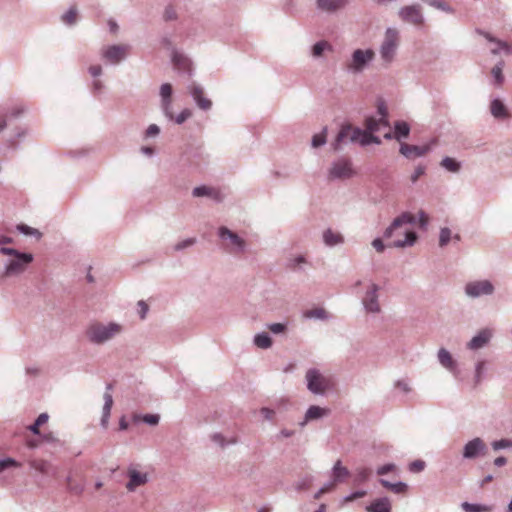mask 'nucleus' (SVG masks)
<instances>
[{"mask_svg":"<svg viewBox=\"0 0 512 512\" xmlns=\"http://www.w3.org/2000/svg\"><path fill=\"white\" fill-rule=\"evenodd\" d=\"M305 257L304 256H297L290 260V266L292 268H295V266L301 265V263H304Z\"/></svg>","mask_w":512,"mask_h":512,"instance_id":"obj_64","label":"nucleus"},{"mask_svg":"<svg viewBox=\"0 0 512 512\" xmlns=\"http://www.w3.org/2000/svg\"><path fill=\"white\" fill-rule=\"evenodd\" d=\"M176 17H177L176 9L174 7H172V5H169V7H167L164 12V19L172 20V19H176Z\"/></svg>","mask_w":512,"mask_h":512,"instance_id":"obj_54","label":"nucleus"},{"mask_svg":"<svg viewBox=\"0 0 512 512\" xmlns=\"http://www.w3.org/2000/svg\"><path fill=\"white\" fill-rule=\"evenodd\" d=\"M399 43V32L397 29L389 28L385 32V39L380 49V53L384 61H392Z\"/></svg>","mask_w":512,"mask_h":512,"instance_id":"obj_7","label":"nucleus"},{"mask_svg":"<svg viewBox=\"0 0 512 512\" xmlns=\"http://www.w3.org/2000/svg\"><path fill=\"white\" fill-rule=\"evenodd\" d=\"M325 316H327V312L325 309H321V307H316V309H310L304 312L305 318H325Z\"/></svg>","mask_w":512,"mask_h":512,"instance_id":"obj_42","label":"nucleus"},{"mask_svg":"<svg viewBox=\"0 0 512 512\" xmlns=\"http://www.w3.org/2000/svg\"><path fill=\"white\" fill-rule=\"evenodd\" d=\"M324 242L328 245L340 244L343 242V236L339 232H333L331 228H328L323 234Z\"/></svg>","mask_w":512,"mask_h":512,"instance_id":"obj_31","label":"nucleus"},{"mask_svg":"<svg viewBox=\"0 0 512 512\" xmlns=\"http://www.w3.org/2000/svg\"><path fill=\"white\" fill-rule=\"evenodd\" d=\"M141 419L142 421L146 422L147 424L155 425L158 424L160 417L159 415H145L140 418V416H134L133 421H139Z\"/></svg>","mask_w":512,"mask_h":512,"instance_id":"obj_48","label":"nucleus"},{"mask_svg":"<svg viewBox=\"0 0 512 512\" xmlns=\"http://www.w3.org/2000/svg\"><path fill=\"white\" fill-rule=\"evenodd\" d=\"M122 331L123 327L117 323L103 324L96 322L87 328L86 336L91 343L99 345L111 340Z\"/></svg>","mask_w":512,"mask_h":512,"instance_id":"obj_3","label":"nucleus"},{"mask_svg":"<svg viewBox=\"0 0 512 512\" xmlns=\"http://www.w3.org/2000/svg\"><path fill=\"white\" fill-rule=\"evenodd\" d=\"M0 253L10 258L5 262L3 275L5 277L19 276L24 273L33 262L31 253L20 252L17 249L2 246Z\"/></svg>","mask_w":512,"mask_h":512,"instance_id":"obj_2","label":"nucleus"},{"mask_svg":"<svg viewBox=\"0 0 512 512\" xmlns=\"http://www.w3.org/2000/svg\"><path fill=\"white\" fill-rule=\"evenodd\" d=\"M507 446H512L511 440L501 439V440H495L492 443V447L494 449L507 448Z\"/></svg>","mask_w":512,"mask_h":512,"instance_id":"obj_52","label":"nucleus"},{"mask_svg":"<svg viewBox=\"0 0 512 512\" xmlns=\"http://www.w3.org/2000/svg\"><path fill=\"white\" fill-rule=\"evenodd\" d=\"M425 167L424 166H417L415 168V171L414 173L411 175L410 177V180L412 181V183H416L417 179L420 178V176L424 175L425 173Z\"/></svg>","mask_w":512,"mask_h":512,"instance_id":"obj_53","label":"nucleus"},{"mask_svg":"<svg viewBox=\"0 0 512 512\" xmlns=\"http://www.w3.org/2000/svg\"><path fill=\"white\" fill-rule=\"evenodd\" d=\"M354 169L348 159H339L329 170V178H350Z\"/></svg>","mask_w":512,"mask_h":512,"instance_id":"obj_10","label":"nucleus"},{"mask_svg":"<svg viewBox=\"0 0 512 512\" xmlns=\"http://www.w3.org/2000/svg\"><path fill=\"white\" fill-rule=\"evenodd\" d=\"M504 65H505L504 61H500L491 70V74L495 80L496 85H503V83L505 81V76L503 74Z\"/></svg>","mask_w":512,"mask_h":512,"instance_id":"obj_33","label":"nucleus"},{"mask_svg":"<svg viewBox=\"0 0 512 512\" xmlns=\"http://www.w3.org/2000/svg\"><path fill=\"white\" fill-rule=\"evenodd\" d=\"M417 235L416 232H406L404 240L394 241V245L397 247H404V245H412L416 242Z\"/></svg>","mask_w":512,"mask_h":512,"instance_id":"obj_40","label":"nucleus"},{"mask_svg":"<svg viewBox=\"0 0 512 512\" xmlns=\"http://www.w3.org/2000/svg\"><path fill=\"white\" fill-rule=\"evenodd\" d=\"M219 235L223 239L227 237L230 240L231 244L234 245L237 250H243L245 246V241L243 240V238H240V236H238L237 233L231 232L229 228L220 227Z\"/></svg>","mask_w":512,"mask_h":512,"instance_id":"obj_23","label":"nucleus"},{"mask_svg":"<svg viewBox=\"0 0 512 512\" xmlns=\"http://www.w3.org/2000/svg\"><path fill=\"white\" fill-rule=\"evenodd\" d=\"M432 145H408V143H402L400 146V152L408 157V159H414V157H420L430 151Z\"/></svg>","mask_w":512,"mask_h":512,"instance_id":"obj_15","label":"nucleus"},{"mask_svg":"<svg viewBox=\"0 0 512 512\" xmlns=\"http://www.w3.org/2000/svg\"><path fill=\"white\" fill-rule=\"evenodd\" d=\"M399 16L405 22H409L413 25H421L424 21V15L419 5H407L399 11Z\"/></svg>","mask_w":512,"mask_h":512,"instance_id":"obj_8","label":"nucleus"},{"mask_svg":"<svg viewBox=\"0 0 512 512\" xmlns=\"http://www.w3.org/2000/svg\"><path fill=\"white\" fill-rule=\"evenodd\" d=\"M374 54L375 53L373 52V50H366L365 52H363V50H356L353 53L350 67H352V69L355 70L362 69L363 65H365L366 62L371 61Z\"/></svg>","mask_w":512,"mask_h":512,"instance_id":"obj_17","label":"nucleus"},{"mask_svg":"<svg viewBox=\"0 0 512 512\" xmlns=\"http://www.w3.org/2000/svg\"><path fill=\"white\" fill-rule=\"evenodd\" d=\"M494 290V286L491 281L482 280V281H471L466 285V294L471 295V297H479V295L483 294H492Z\"/></svg>","mask_w":512,"mask_h":512,"instance_id":"obj_11","label":"nucleus"},{"mask_svg":"<svg viewBox=\"0 0 512 512\" xmlns=\"http://www.w3.org/2000/svg\"><path fill=\"white\" fill-rule=\"evenodd\" d=\"M414 220L415 217L413 216V214H410V212H403L401 216L394 219L390 227H388L385 230L384 235L386 237H391L393 236L395 229H398L399 226H403L404 223H413Z\"/></svg>","mask_w":512,"mask_h":512,"instance_id":"obj_18","label":"nucleus"},{"mask_svg":"<svg viewBox=\"0 0 512 512\" xmlns=\"http://www.w3.org/2000/svg\"><path fill=\"white\" fill-rule=\"evenodd\" d=\"M308 388L313 393H324L331 387L332 382L330 378L322 375L319 370L311 368L306 373Z\"/></svg>","mask_w":512,"mask_h":512,"instance_id":"obj_5","label":"nucleus"},{"mask_svg":"<svg viewBox=\"0 0 512 512\" xmlns=\"http://www.w3.org/2000/svg\"><path fill=\"white\" fill-rule=\"evenodd\" d=\"M395 469H396L395 465H384V466H380V468L377 469V473L379 475H383V474H387V472H391V470H395Z\"/></svg>","mask_w":512,"mask_h":512,"instance_id":"obj_61","label":"nucleus"},{"mask_svg":"<svg viewBox=\"0 0 512 512\" xmlns=\"http://www.w3.org/2000/svg\"><path fill=\"white\" fill-rule=\"evenodd\" d=\"M380 118H367L365 121L366 130L358 129V127L350 126L347 124L346 126H342L339 134L335 139V143L333 144L334 149H339L342 143H346V141H352V143H360L363 146L370 143H381L379 137H376L374 133L376 131H382L385 138H392L393 131L390 127V124L387 120V114L385 113L383 108H379Z\"/></svg>","mask_w":512,"mask_h":512,"instance_id":"obj_1","label":"nucleus"},{"mask_svg":"<svg viewBox=\"0 0 512 512\" xmlns=\"http://www.w3.org/2000/svg\"><path fill=\"white\" fill-rule=\"evenodd\" d=\"M485 370V362H479L476 367V382H480Z\"/></svg>","mask_w":512,"mask_h":512,"instance_id":"obj_60","label":"nucleus"},{"mask_svg":"<svg viewBox=\"0 0 512 512\" xmlns=\"http://www.w3.org/2000/svg\"><path fill=\"white\" fill-rule=\"evenodd\" d=\"M392 506L389 498H376L366 507L368 512H391Z\"/></svg>","mask_w":512,"mask_h":512,"instance_id":"obj_22","label":"nucleus"},{"mask_svg":"<svg viewBox=\"0 0 512 512\" xmlns=\"http://www.w3.org/2000/svg\"><path fill=\"white\" fill-rule=\"evenodd\" d=\"M254 342L257 345V347L261 348H268L271 347L272 345V339L267 333L257 334L254 338Z\"/></svg>","mask_w":512,"mask_h":512,"instance_id":"obj_38","label":"nucleus"},{"mask_svg":"<svg viewBox=\"0 0 512 512\" xmlns=\"http://www.w3.org/2000/svg\"><path fill=\"white\" fill-rule=\"evenodd\" d=\"M195 242V238H188V240L180 241L178 244H176L175 249H185V247H189V245L195 244Z\"/></svg>","mask_w":512,"mask_h":512,"instance_id":"obj_57","label":"nucleus"},{"mask_svg":"<svg viewBox=\"0 0 512 512\" xmlns=\"http://www.w3.org/2000/svg\"><path fill=\"white\" fill-rule=\"evenodd\" d=\"M482 31H480L479 33H481ZM484 37L487 38V40L489 41H493L494 43L497 44V47L496 48H492L491 52L493 54H498L500 49H504V51L506 53H512V47L510 44H508V42H503V40H498V39H495V37L491 36V34H489V32H482L481 33Z\"/></svg>","mask_w":512,"mask_h":512,"instance_id":"obj_27","label":"nucleus"},{"mask_svg":"<svg viewBox=\"0 0 512 512\" xmlns=\"http://www.w3.org/2000/svg\"><path fill=\"white\" fill-rule=\"evenodd\" d=\"M380 483L385 488H388V490L394 491V493H405L407 490V484H404V482H396L395 484H392V482L385 481V479H380Z\"/></svg>","mask_w":512,"mask_h":512,"instance_id":"obj_35","label":"nucleus"},{"mask_svg":"<svg viewBox=\"0 0 512 512\" xmlns=\"http://www.w3.org/2000/svg\"><path fill=\"white\" fill-rule=\"evenodd\" d=\"M452 238V231L451 228H441L440 231V237H439V244L441 247H444V245L449 244Z\"/></svg>","mask_w":512,"mask_h":512,"instance_id":"obj_41","label":"nucleus"},{"mask_svg":"<svg viewBox=\"0 0 512 512\" xmlns=\"http://www.w3.org/2000/svg\"><path fill=\"white\" fill-rule=\"evenodd\" d=\"M147 480V473H144V471H139V469L130 468V490L139 487V485H144Z\"/></svg>","mask_w":512,"mask_h":512,"instance_id":"obj_25","label":"nucleus"},{"mask_svg":"<svg viewBox=\"0 0 512 512\" xmlns=\"http://www.w3.org/2000/svg\"><path fill=\"white\" fill-rule=\"evenodd\" d=\"M21 464L15 459L7 457L0 460V473L11 467H19Z\"/></svg>","mask_w":512,"mask_h":512,"instance_id":"obj_44","label":"nucleus"},{"mask_svg":"<svg viewBox=\"0 0 512 512\" xmlns=\"http://www.w3.org/2000/svg\"><path fill=\"white\" fill-rule=\"evenodd\" d=\"M88 71L93 78H97L102 74V67L101 65H92L89 67Z\"/></svg>","mask_w":512,"mask_h":512,"instance_id":"obj_56","label":"nucleus"},{"mask_svg":"<svg viewBox=\"0 0 512 512\" xmlns=\"http://www.w3.org/2000/svg\"><path fill=\"white\" fill-rule=\"evenodd\" d=\"M327 141V129L322 130L320 134H315L312 139V145L314 147L322 146Z\"/></svg>","mask_w":512,"mask_h":512,"instance_id":"obj_45","label":"nucleus"},{"mask_svg":"<svg viewBox=\"0 0 512 512\" xmlns=\"http://www.w3.org/2000/svg\"><path fill=\"white\" fill-rule=\"evenodd\" d=\"M270 331L272 332H283L286 329V326L283 323H273L269 326Z\"/></svg>","mask_w":512,"mask_h":512,"instance_id":"obj_63","label":"nucleus"},{"mask_svg":"<svg viewBox=\"0 0 512 512\" xmlns=\"http://www.w3.org/2000/svg\"><path fill=\"white\" fill-rule=\"evenodd\" d=\"M104 88V84L101 80L95 79L92 83V90L94 94H99Z\"/></svg>","mask_w":512,"mask_h":512,"instance_id":"obj_58","label":"nucleus"},{"mask_svg":"<svg viewBox=\"0 0 512 512\" xmlns=\"http://www.w3.org/2000/svg\"><path fill=\"white\" fill-rule=\"evenodd\" d=\"M426 466V463L425 461L423 460H415V461H412L409 465V469L412 471V472H421V470H423Z\"/></svg>","mask_w":512,"mask_h":512,"instance_id":"obj_50","label":"nucleus"},{"mask_svg":"<svg viewBox=\"0 0 512 512\" xmlns=\"http://www.w3.org/2000/svg\"><path fill=\"white\" fill-rule=\"evenodd\" d=\"M410 132V127L407 122H397L395 124L394 137L397 139L403 138V136H408Z\"/></svg>","mask_w":512,"mask_h":512,"instance_id":"obj_39","label":"nucleus"},{"mask_svg":"<svg viewBox=\"0 0 512 512\" xmlns=\"http://www.w3.org/2000/svg\"><path fill=\"white\" fill-rule=\"evenodd\" d=\"M490 113L497 117V119H507V117H510L507 106L501 100H493L490 103Z\"/></svg>","mask_w":512,"mask_h":512,"instance_id":"obj_24","label":"nucleus"},{"mask_svg":"<svg viewBox=\"0 0 512 512\" xmlns=\"http://www.w3.org/2000/svg\"><path fill=\"white\" fill-rule=\"evenodd\" d=\"M173 64L174 67L179 70H187L188 72H190V70L192 69L191 61L189 60V58H187V56L182 55V53H174Z\"/></svg>","mask_w":512,"mask_h":512,"instance_id":"obj_28","label":"nucleus"},{"mask_svg":"<svg viewBox=\"0 0 512 512\" xmlns=\"http://www.w3.org/2000/svg\"><path fill=\"white\" fill-rule=\"evenodd\" d=\"M188 91L200 109H211L213 103L210 98L206 97L204 88L201 85L191 84Z\"/></svg>","mask_w":512,"mask_h":512,"instance_id":"obj_12","label":"nucleus"},{"mask_svg":"<svg viewBox=\"0 0 512 512\" xmlns=\"http://www.w3.org/2000/svg\"><path fill=\"white\" fill-rule=\"evenodd\" d=\"M462 507L466 512H491V506L487 505H473V503L464 502Z\"/></svg>","mask_w":512,"mask_h":512,"instance_id":"obj_37","label":"nucleus"},{"mask_svg":"<svg viewBox=\"0 0 512 512\" xmlns=\"http://www.w3.org/2000/svg\"><path fill=\"white\" fill-rule=\"evenodd\" d=\"M372 246L378 252H383V250L385 249V244L382 242L381 238H376L374 241H372Z\"/></svg>","mask_w":512,"mask_h":512,"instance_id":"obj_62","label":"nucleus"},{"mask_svg":"<svg viewBox=\"0 0 512 512\" xmlns=\"http://www.w3.org/2000/svg\"><path fill=\"white\" fill-rule=\"evenodd\" d=\"M149 306L145 301H139L137 303V310L141 319L146 318Z\"/></svg>","mask_w":512,"mask_h":512,"instance_id":"obj_51","label":"nucleus"},{"mask_svg":"<svg viewBox=\"0 0 512 512\" xmlns=\"http://www.w3.org/2000/svg\"><path fill=\"white\" fill-rule=\"evenodd\" d=\"M372 474V469L370 468H358L356 469V480L359 482H364L367 478Z\"/></svg>","mask_w":512,"mask_h":512,"instance_id":"obj_47","label":"nucleus"},{"mask_svg":"<svg viewBox=\"0 0 512 512\" xmlns=\"http://www.w3.org/2000/svg\"><path fill=\"white\" fill-rule=\"evenodd\" d=\"M160 128L156 126V124H151L146 130V136H156L159 135Z\"/></svg>","mask_w":512,"mask_h":512,"instance_id":"obj_59","label":"nucleus"},{"mask_svg":"<svg viewBox=\"0 0 512 512\" xmlns=\"http://www.w3.org/2000/svg\"><path fill=\"white\" fill-rule=\"evenodd\" d=\"M378 291L379 286L375 285V283H372L369 289H367L362 299V303L367 311H371L372 313H378V311L381 310V305L378 301Z\"/></svg>","mask_w":512,"mask_h":512,"instance_id":"obj_9","label":"nucleus"},{"mask_svg":"<svg viewBox=\"0 0 512 512\" xmlns=\"http://www.w3.org/2000/svg\"><path fill=\"white\" fill-rule=\"evenodd\" d=\"M491 336H492V331L491 330L479 331V333L476 334V336H474L468 342V346L472 350H477V348L484 347V345H486V343H488L489 340L491 339Z\"/></svg>","mask_w":512,"mask_h":512,"instance_id":"obj_20","label":"nucleus"},{"mask_svg":"<svg viewBox=\"0 0 512 512\" xmlns=\"http://www.w3.org/2000/svg\"><path fill=\"white\" fill-rule=\"evenodd\" d=\"M349 475V469L346 468V466L342 465L341 460L336 461L332 469V481L326 484L320 490H318L316 495H314V498L319 499L320 496L324 495V493H328V491L334 490L337 483L343 482V480L349 477Z\"/></svg>","mask_w":512,"mask_h":512,"instance_id":"obj_6","label":"nucleus"},{"mask_svg":"<svg viewBox=\"0 0 512 512\" xmlns=\"http://www.w3.org/2000/svg\"><path fill=\"white\" fill-rule=\"evenodd\" d=\"M128 48L126 45H108L100 50L101 59L105 64L117 65L127 57Z\"/></svg>","mask_w":512,"mask_h":512,"instance_id":"obj_4","label":"nucleus"},{"mask_svg":"<svg viewBox=\"0 0 512 512\" xmlns=\"http://www.w3.org/2000/svg\"><path fill=\"white\" fill-rule=\"evenodd\" d=\"M366 493L367 492H365V490H358L357 492H354L353 494H350L344 498V503H349V501H354V499L362 498V496H365Z\"/></svg>","mask_w":512,"mask_h":512,"instance_id":"obj_55","label":"nucleus"},{"mask_svg":"<svg viewBox=\"0 0 512 512\" xmlns=\"http://www.w3.org/2000/svg\"><path fill=\"white\" fill-rule=\"evenodd\" d=\"M329 44L328 42H325V40H321V42H317L312 47V54L313 56H322L323 52L326 48H328Z\"/></svg>","mask_w":512,"mask_h":512,"instance_id":"obj_46","label":"nucleus"},{"mask_svg":"<svg viewBox=\"0 0 512 512\" xmlns=\"http://www.w3.org/2000/svg\"><path fill=\"white\" fill-rule=\"evenodd\" d=\"M78 9L75 5L70 6L69 9L61 16V20L68 26H73L77 22Z\"/></svg>","mask_w":512,"mask_h":512,"instance_id":"obj_30","label":"nucleus"},{"mask_svg":"<svg viewBox=\"0 0 512 512\" xmlns=\"http://www.w3.org/2000/svg\"><path fill=\"white\" fill-rule=\"evenodd\" d=\"M483 449H485V442L479 439V437H476V439L469 440L464 446V456L475 457L477 454L482 453Z\"/></svg>","mask_w":512,"mask_h":512,"instance_id":"obj_19","label":"nucleus"},{"mask_svg":"<svg viewBox=\"0 0 512 512\" xmlns=\"http://www.w3.org/2000/svg\"><path fill=\"white\" fill-rule=\"evenodd\" d=\"M111 389H112V385L107 384L106 392L103 395L104 405L102 408V417H101V421H100V424L103 428H107V426H108L110 412H111V408L113 405V397H112V394L110 393Z\"/></svg>","mask_w":512,"mask_h":512,"instance_id":"obj_16","label":"nucleus"},{"mask_svg":"<svg viewBox=\"0 0 512 512\" xmlns=\"http://www.w3.org/2000/svg\"><path fill=\"white\" fill-rule=\"evenodd\" d=\"M16 229L18 232L26 236H33L36 237L37 239H40L42 237V233L38 229L32 228L26 224H18L16 226Z\"/></svg>","mask_w":512,"mask_h":512,"instance_id":"obj_34","label":"nucleus"},{"mask_svg":"<svg viewBox=\"0 0 512 512\" xmlns=\"http://www.w3.org/2000/svg\"><path fill=\"white\" fill-rule=\"evenodd\" d=\"M191 115H192L191 109L185 108V109H182L181 113H179L175 118L173 116V119L176 123H183V122H185V120L189 119V117H191Z\"/></svg>","mask_w":512,"mask_h":512,"instance_id":"obj_49","label":"nucleus"},{"mask_svg":"<svg viewBox=\"0 0 512 512\" xmlns=\"http://www.w3.org/2000/svg\"><path fill=\"white\" fill-rule=\"evenodd\" d=\"M441 165L450 171L460 170V162L456 161L454 158H444L441 161Z\"/></svg>","mask_w":512,"mask_h":512,"instance_id":"obj_43","label":"nucleus"},{"mask_svg":"<svg viewBox=\"0 0 512 512\" xmlns=\"http://www.w3.org/2000/svg\"><path fill=\"white\" fill-rule=\"evenodd\" d=\"M438 359L440 363L448 369H454L456 366V362L453 359L452 355L450 354L449 350L447 349H440L438 352Z\"/></svg>","mask_w":512,"mask_h":512,"instance_id":"obj_29","label":"nucleus"},{"mask_svg":"<svg viewBox=\"0 0 512 512\" xmlns=\"http://www.w3.org/2000/svg\"><path fill=\"white\" fill-rule=\"evenodd\" d=\"M343 0H318V7L324 11H335L343 6Z\"/></svg>","mask_w":512,"mask_h":512,"instance_id":"obj_32","label":"nucleus"},{"mask_svg":"<svg viewBox=\"0 0 512 512\" xmlns=\"http://www.w3.org/2000/svg\"><path fill=\"white\" fill-rule=\"evenodd\" d=\"M29 466L43 475H50L57 477L58 469L53 466L49 461L43 459H32L28 462Z\"/></svg>","mask_w":512,"mask_h":512,"instance_id":"obj_14","label":"nucleus"},{"mask_svg":"<svg viewBox=\"0 0 512 512\" xmlns=\"http://www.w3.org/2000/svg\"><path fill=\"white\" fill-rule=\"evenodd\" d=\"M172 93L173 88L171 84H163L160 86V97H161V107L169 119H174V114L172 112Z\"/></svg>","mask_w":512,"mask_h":512,"instance_id":"obj_13","label":"nucleus"},{"mask_svg":"<svg viewBox=\"0 0 512 512\" xmlns=\"http://www.w3.org/2000/svg\"><path fill=\"white\" fill-rule=\"evenodd\" d=\"M48 414L47 413H41L35 422L28 427V429L35 435L40 434L39 427L43 424H45L48 421Z\"/></svg>","mask_w":512,"mask_h":512,"instance_id":"obj_36","label":"nucleus"},{"mask_svg":"<svg viewBox=\"0 0 512 512\" xmlns=\"http://www.w3.org/2000/svg\"><path fill=\"white\" fill-rule=\"evenodd\" d=\"M329 412V408H323L318 407V405H312L310 408H308L305 414V420L303 424H305V422L307 421H312V419H319V417L326 416V414H329Z\"/></svg>","mask_w":512,"mask_h":512,"instance_id":"obj_26","label":"nucleus"},{"mask_svg":"<svg viewBox=\"0 0 512 512\" xmlns=\"http://www.w3.org/2000/svg\"><path fill=\"white\" fill-rule=\"evenodd\" d=\"M192 195L196 197L200 196H209L212 197V199L215 200H222L223 195L219 188L215 187H207V185H202L201 187H196L192 191Z\"/></svg>","mask_w":512,"mask_h":512,"instance_id":"obj_21","label":"nucleus"}]
</instances>
